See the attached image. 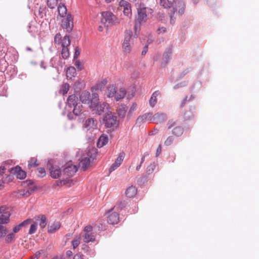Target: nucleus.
<instances>
[{
  "instance_id": "27",
  "label": "nucleus",
  "mask_w": 259,
  "mask_h": 259,
  "mask_svg": "<svg viewBox=\"0 0 259 259\" xmlns=\"http://www.w3.org/2000/svg\"><path fill=\"white\" fill-rule=\"evenodd\" d=\"M61 224L60 222H55L48 227V232L49 233H53L60 229Z\"/></svg>"
},
{
  "instance_id": "15",
  "label": "nucleus",
  "mask_w": 259,
  "mask_h": 259,
  "mask_svg": "<svg viewBox=\"0 0 259 259\" xmlns=\"http://www.w3.org/2000/svg\"><path fill=\"white\" fill-rule=\"evenodd\" d=\"M78 98L75 95H70L67 100V105L66 109H69V110H71L72 107L78 104L77 103Z\"/></svg>"
},
{
  "instance_id": "54",
  "label": "nucleus",
  "mask_w": 259,
  "mask_h": 259,
  "mask_svg": "<svg viewBox=\"0 0 259 259\" xmlns=\"http://www.w3.org/2000/svg\"><path fill=\"white\" fill-rule=\"evenodd\" d=\"M36 165H37V164L36 163V160L34 158H31L29 161L28 166L29 168H30L32 167L36 166Z\"/></svg>"
},
{
  "instance_id": "37",
  "label": "nucleus",
  "mask_w": 259,
  "mask_h": 259,
  "mask_svg": "<svg viewBox=\"0 0 259 259\" xmlns=\"http://www.w3.org/2000/svg\"><path fill=\"white\" fill-rule=\"evenodd\" d=\"M73 110L72 112L74 115L75 116H78L80 115L81 114L82 111V105L80 104H78L77 105L75 106L74 107H72Z\"/></svg>"
},
{
  "instance_id": "29",
  "label": "nucleus",
  "mask_w": 259,
  "mask_h": 259,
  "mask_svg": "<svg viewBox=\"0 0 259 259\" xmlns=\"http://www.w3.org/2000/svg\"><path fill=\"white\" fill-rule=\"evenodd\" d=\"M126 94V91L124 88H121L118 92L116 91V93L115 96H114V98L116 101H119V100L123 98Z\"/></svg>"
},
{
  "instance_id": "19",
  "label": "nucleus",
  "mask_w": 259,
  "mask_h": 259,
  "mask_svg": "<svg viewBox=\"0 0 259 259\" xmlns=\"http://www.w3.org/2000/svg\"><path fill=\"white\" fill-rule=\"evenodd\" d=\"M97 124V121L93 118L87 120L84 123V128L87 131L94 130Z\"/></svg>"
},
{
  "instance_id": "39",
  "label": "nucleus",
  "mask_w": 259,
  "mask_h": 259,
  "mask_svg": "<svg viewBox=\"0 0 259 259\" xmlns=\"http://www.w3.org/2000/svg\"><path fill=\"white\" fill-rule=\"evenodd\" d=\"M126 112V107L125 105L120 106L117 110V113L119 117L123 118L125 116Z\"/></svg>"
},
{
  "instance_id": "53",
  "label": "nucleus",
  "mask_w": 259,
  "mask_h": 259,
  "mask_svg": "<svg viewBox=\"0 0 259 259\" xmlns=\"http://www.w3.org/2000/svg\"><path fill=\"white\" fill-rule=\"evenodd\" d=\"M37 228V224L33 223L31 225L30 228L29 229V233L30 234H33L35 232Z\"/></svg>"
},
{
  "instance_id": "25",
  "label": "nucleus",
  "mask_w": 259,
  "mask_h": 259,
  "mask_svg": "<svg viewBox=\"0 0 259 259\" xmlns=\"http://www.w3.org/2000/svg\"><path fill=\"white\" fill-rule=\"evenodd\" d=\"M52 65L53 67H56L58 66L63 67L65 62L58 56L54 57L52 60Z\"/></svg>"
},
{
  "instance_id": "33",
  "label": "nucleus",
  "mask_w": 259,
  "mask_h": 259,
  "mask_svg": "<svg viewBox=\"0 0 259 259\" xmlns=\"http://www.w3.org/2000/svg\"><path fill=\"white\" fill-rule=\"evenodd\" d=\"M152 114L151 113H145L143 115L139 116L137 119V123H141L144 121H146L147 120H148V118L151 117Z\"/></svg>"
},
{
  "instance_id": "20",
  "label": "nucleus",
  "mask_w": 259,
  "mask_h": 259,
  "mask_svg": "<svg viewBox=\"0 0 259 259\" xmlns=\"http://www.w3.org/2000/svg\"><path fill=\"white\" fill-rule=\"evenodd\" d=\"M106 83L107 80L106 79H102L101 80L98 81L94 86L91 88V91L92 92H94L101 91Z\"/></svg>"
},
{
  "instance_id": "6",
  "label": "nucleus",
  "mask_w": 259,
  "mask_h": 259,
  "mask_svg": "<svg viewBox=\"0 0 259 259\" xmlns=\"http://www.w3.org/2000/svg\"><path fill=\"white\" fill-rule=\"evenodd\" d=\"M101 22L104 24L113 25L118 23L116 16L111 12L106 11L102 13Z\"/></svg>"
},
{
  "instance_id": "40",
  "label": "nucleus",
  "mask_w": 259,
  "mask_h": 259,
  "mask_svg": "<svg viewBox=\"0 0 259 259\" xmlns=\"http://www.w3.org/2000/svg\"><path fill=\"white\" fill-rule=\"evenodd\" d=\"M69 84L67 83L63 84L59 90V93L63 95L66 94L69 90Z\"/></svg>"
},
{
  "instance_id": "2",
  "label": "nucleus",
  "mask_w": 259,
  "mask_h": 259,
  "mask_svg": "<svg viewBox=\"0 0 259 259\" xmlns=\"http://www.w3.org/2000/svg\"><path fill=\"white\" fill-rule=\"evenodd\" d=\"M99 97L98 94L94 93L92 94V101L89 108L93 111H95L99 115L102 114L105 109H108L109 105L105 102H99Z\"/></svg>"
},
{
  "instance_id": "35",
  "label": "nucleus",
  "mask_w": 259,
  "mask_h": 259,
  "mask_svg": "<svg viewBox=\"0 0 259 259\" xmlns=\"http://www.w3.org/2000/svg\"><path fill=\"white\" fill-rule=\"evenodd\" d=\"M160 6L164 9H169L172 6L174 7V2L171 3L169 0H160Z\"/></svg>"
},
{
  "instance_id": "57",
  "label": "nucleus",
  "mask_w": 259,
  "mask_h": 259,
  "mask_svg": "<svg viewBox=\"0 0 259 259\" xmlns=\"http://www.w3.org/2000/svg\"><path fill=\"white\" fill-rule=\"evenodd\" d=\"M79 54H80V52H79V48L78 47H76L75 49V53H74V56H73L74 59H76L79 55Z\"/></svg>"
},
{
  "instance_id": "22",
  "label": "nucleus",
  "mask_w": 259,
  "mask_h": 259,
  "mask_svg": "<svg viewBox=\"0 0 259 259\" xmlns=\"http://www.w3.org/2000/svg\"><path fill=\"white\" fill-rule=\"evenodd\" d=\"M108 222L110 224H116L119 221V215L117 213L112 212L109 214L107 219Z\"/></svg>"
},
{
  "instance_id": "55",
  "label": "nucleus",
  "mask_w": 259,
  "mask_h": 259,
  "mask_svg": "<svg viewBox=\"0 0 259 259\" xmlns=\"http://www.w3.org/2000/svg\"><path fill=\"white\" fill-rule=\"evenodd\" d=\"M174 141V137L172 136H169L165 140L164 144L166 146L171 145Z\"/></svg>"
},
{
  "instance_id": "42",
  "label": "nucleus",
  "mask_w": 259,
  "mask_h": 259,
  "mask_svg": "<svg viewBox=\"0 0 259 259\" xmlns=\"http://www.w3.org/2000/svg\"><path fill=\"white\" fill-rule=\"evenodd\" d=\"M172 133L177 136H180L183 133V130L180 126L176 127L173 130Z\"/></svg>"
},
{
  "instance_id": "46",
  "label": "nucleus",
  "mask_w": 259,
  "mask_h": 259,
  "mask_svg": "<svg viewBox=\"0 0 259 259\" xmlns=\"http://www.w3.org/2000/svg\"><path fill=\"white\" fill-rule=\"evenodd\" d=\"M137 105L136 103H133L130 107V109L127 113V117L131 118L132 116L133 112L136 110Z\"/></svg>"
},
{
  "instance_id": "23",
  "label": "nucleus",
  "mask_w": 259,
  "mask_h": 259,
  "mask_svg": "<svg viewBox=\"0 0 259 259\" xmlns=\"http://www.w3.org/2000/svg\"><path fill=\"white\" fill-rule=\"evenodd\" d=\"M160 93L158 91H155L151 95L149 101V104L151 107H154L157 103V97L159 96Z\"/></svg>"
},
{
  "instance_id": "18",
  "label": "nucleus",
  "mask_w": 259,
  "mask_h": 259,
  "mask_svg": "<svg viewBox=\"0 0 259 259\" xmlns=\"http://www.w3.org/2000/svg\"><path fill=\"white\" fill-rule=\"evenodd\" d=\"M116 87L114 84L109 85L105 90V95L109 98H113L116 93Z\"/></svg>"
},
{
  "instance_id": "49",
  "label": "nucleus",
  "mask_w": 259,
  "mask_h": 259,
  "mask_svg": "<svg viewBox=\"0 0 259 259\" xmlns=\"http://www.w3.org/2000/svg\"><path fill=\"white\" fill-rule=\"evenodd\" d=\"M37 171H38V176L39 177L42 178L46 176V170L44 168H43V167L38 168Z\"/></svg>"
},
{
  "instance_id": "48",
  "label": "nucleus",
  "mask_w": 259,
  "mask_h": 259,
  "mask_svg": "<svg viewBox=\"0 0 259 259\" xmlns=\"http://www.w3.org/2000/svg\"><path fill=\"white\" fill-rule=\"evenodd\" d=\"M7 233V229L4 226L0 225V238L5 236Z\"/></svg>"
},
{
  "instance_id": "50",
  "label": "nucleus",
  "mask_w": 259,
  "mask_h": 259,
  "mask_svg": "<svg viewBox=\"0 0 259 259\" xmlns=\"http://www.w3.org/2000/svg\"><path fill=\"white\" fill-rule=\"evenodd\" d=\"M75 65L78 71H81L84 68V66H83V63L80 62L79 60H76L75 61Z\"/></svg>"
},
{
  "instance_id": "1",
  "label": "nucleus",
  "mask_w": 259,
  "mask_h": 259,
  "mask_svg": "<svg viewBox=\"0 0 259 259\" xmlns=\"http://www.w3.org/2000/svg\"><path fill=\"white\" fill-rule=\"evenodd\" d=\"M137 16L136 19L134 29L136 32L140 29L141 25L146 22L147 17L153 12L152 9L146 7L143 4H140L137 8Z\"/></svg>"
},
{
  "instance_id": "30",
  "label": "nucleus",
  "mask_w": 259,
  "mask_h": 259,
  "mask_svg": "<svg viewBox=\"0 0 259 259\" xmlns=\"http://www.w3.org/2000/svg\"><path fill=\"white\" fill-rule=\"evenodd\" d=\"M37 223L38 224L40 227L42 229L44 228L47 225V219L45 215L38 217L36 219Z\"/></svg>"
},
{
  "instance_id": "58",
  "label": "nucleus",
  "mask_w": 259,
  "mask_h": 259,
  "mask_svg": "<svg viewBox=\"0 0 259 259\" xmlns=\"http://www.w3.org/2000/svg\"><path fill=\"white\" fill-rule=\"evenodd\" d=\"M93 229V228L91 226H86L84 228V231L87 232V233H89V232H91Z\"/></svg>"
},
{
  "instance_id": "16",
  "label": "nucleus",
  "mask_w": 259,
  "mask_h": 259,
  "mask_svg": "<svg viewBox=\"0 0 259 259\" xmlns=\"http://www.w3.org/2000/svg\"><path fill=\"white\" fill-rule=\"evenodd\" d=\"M11 172L15 174L19 179H24L26 176L25 172L22 170L20 167L18 166L11 168Z\"/></svg>"
},
{
  "instance_id": "60",
  "label": "nucleus",
  "mask_w": 259,
  "mask_h": 259,
  "mask_svg": "<svg viewBox=\"0 0 259 259\" xmlns=\"http://www.w3.org/2000/svg\"><path fill=\"white\" fill-rule=\"evenodd\" d=\"M148 155H149V154L147 152H146L143 154V155L141 158L140 163L142 164L144 162V161L145 160V157Z\"/></svg>"
},
{
  "instance_id": "61",
  "label": "nucleus",
  "mask_w": 259,
  "mask_h": 259,
  "mask_svg": "<svg viewBox=\"0 0 259 259\" xmlns=\"http://www.w3.org/2000/svg\"><path fill=\"white\" fill-rule=\"evenodd\" d=\"M5 170L6 168L5 166H0V176L5 173Z\"/></svg>"
},
{
  "instance_id": "14",
  "label": "nucleus",
  "mask_w": 259,
  "mask_h": 259,
  "mask_svg": "<svg viewBox=\"0 0 259 259\" xmlns=\"http://www.w3.org/2000/svg\"><path fill=\"white\" fill-rule=\"evenodd\" d=\"M77 170V169L75 165L68 164L63 169V174L64 175H66L69 177H72L76 172Z\"/></svg>"
},
{
  "instance_id": "17",
  "label": "nucleus",
  "mask_w": 259,
  "mask_h": 259,
  "mask_svg": "<svg viewBox=\"0 0 259 259\" xmlns=\"http://www.w3.org/2000/svg\"><path fill=\"white\" fill-rule=\"evenodd\" d=\"M167 118L166 115L163 113H157L155 114L150 119L156 123H160L164 121Z\"/></svg>"
},
{
  "instance_id": "59",
  "label": "nucleus",
  "mask_w": 259,
  "mask_h": 259,
  "mask_svg": "<svg viewBox=\"0 0 259 259\" xmlns=\"http://www.w3.org/2000/svg\"><path fill=\"white\" fill-rule=\"evenodd\" d=\"M161 152V145H159L157 149L156 156H158L160 153Z\"/></svg>"
},
{
  "instance_id": "34",
  "label": "nucleus",
  "mask_w": 259,
  "mask_h": 259,
  "mask_svg": "<svg viewBox=\"0 0 259 259\" xmlns=\"http://www.w3.org/2000/svg\"><path fill=\"white\" fill-rule=\"evenodd\" d=\"M172 49L169 48L163 54V60L164 62V64H166L170 58V56L172 54Z\"/></svg>"
},
{
  "instance_id": "4",
  "label": "nucleus",
  "mask_w": 259,
  "mask_h": 259,
  "mask_svg": "<svg viewBox=\"0 0 259 259\" xmlns=\"http://www.w3.org/2000/svg\"><path fill=\"white\" fill-rule=\"evenodd\" d=\"M103 123L108 128L115 129L118 126V122L117 120L116 116L109 110L107 111L104 116Z\"/></svg>"
},
{
  "instance_id": "56",
  "label": "nucleus",
  "mask_w": 259,
  "mask_h": 259,
  "mask_svg": "<svg viewBox=\"0 0 259 259\" xmlns=\"http://www.w3.org/2000/svg\"><path fill=\"white\" fill-rule=\"evenodd\" d=\"M166 32V28L164 27H161L157 29V32L158 34H162Z\"/></svg>"
},
{
  "instance_id": "51",
  "label": "nucleus",
  "mask_w": 259,
  "mask_h": 259,
  "mask_svg": "<svg viewBox=\"0 0 259 259\" xmlns=\"http://www.w3.org/2000/svg\"><path fill=\"white\" fill-rule=\"evenodd\" d=\"M61 35L60 33H57L56 34L54 37V42L56 44H60L61 42Z\"/></svg>"
},
{
  "instance_id": "3",
  "label": "nucleus",
  "mask_w": 259,
  "mask_h": 259,
  "mask_svg": "<svg viewBox=\"0 0 259 259\" xmlns=\"http://www.w3.org/2000/svg\"><path fill=\"white\" fill-rule=\"evenodd\" d=\"M96 150L92 149L89 150L87 155H83L80 160L78 166L83 170H86L90 165L91 160H93L96 156Z\"/></svg>"
},
{
  "instance_id": "26",
  "label": "nucleus",
  "mask_w": 259,
  "mask_h": 259,
  "mask_svg": "<svg viewBox=\"0 0 259 259\" xmlns=\"http://www.w3.org/2000/svg\"><path fill=\"white\" fill-rule=\"evenodd\" d=\"M75 181L73 179L70 178H66V179H63L61 181H60L57 182L58 186H63L65 185L67 187H71L74 184Z\"/></svg>"
},
{
  "instance_id": "13",
  "label": "nucleus",
  "mask_w": 259,
  "mask_h": 259,
  "mask_svg": "<svg viewBox=\"0 0 259 259\" xmlns=\"http://www.w3.org/2000/svg\"><path fill=\"white\" fill-rule=\"evenodd\" d=\"M80 100L82 103L91 105L92 97L91 98V94L89 92L84 91L81 93L79 96Z\"/></svg>"
},
{
  "instance_id": "7",
  "label": "nucleus",
  "mask_w": 259,
  "mask_h": 259,
  "mask_svg": "<svg viewBox=\"0 0 259 259\" xmlns=\"http://www.w3.org/2000/svg\"><path fill=\"white\" fill-rule=\"evenodd\" d=\"M10 215L11 213L8 208L5 206H0V225L9 223Z\"/></svg>"
},
{
  "instance_id": "31",
  "label": "nucleus",
  "mask_w": 259,
  "mask_h": 259,
  "mask_svg": "<svg viewBox=\"0 0 259 259\" xmlns=\"http://www.w3.org/2000/svg\"><path fill=\"white\" fill-rule=\"evenodd\" d=\"M76 75V69L74 67L70 66L66 70V76L67 78L71 79Z\"/></svg>"
},
{
  "instance_id": "47",
  "label": "nucleus",
  "mask_w": 259,
  "mask_h": 259,
  "mask_svg": "<svg viewBox=\"0 0 259 259\" xmlns=\"http://www.w3.org/2000/svg\"><path fill=\"white\" fill-rule=\"evenodd\" d=\"M80 238L79 236H77L72 240V245L73 248H76L80 243Z\"/></svg>"
},
{
  "instance_id": "10",
  "label": "nucleus",
  "mask_w": 259,
  "mask_h": 259,
  "mask_svg": "<svg viewBox=\"0 0 259 259\" xmlns=\"http://www.w3.org/2000/svg\"><path fill=\"white\" fill-rule=\"evenodd\" d=\"M119 6L123 9V14L127 16H131L132 9L131 4L125 0L119 2Z\"/></svg>"
},
{
  "instance_id": "52",
  "label": "nucleus",
  "mask_w": 259,
  "mask_h": 259,
  "mask_svg": "<svg viewBox=\"0 0 259 259\" xmlns=\"http://www.w3.org/2000/svg\"><path fill=\"white\" fill-rule=\"evenodd\" d=\"M155 167V165L154 163H151L149 166H148L147 167V172L148 174H150L152 173L154 171Z\"/></svg>"
},
{
  "instance_id": "5",
  "label": "nucleus",
  "mask_w": 259,
  "mask_h": 259,
  "mask_svg": "<svg viewBox=\"0 0 259 259\" xmlns=\"http://www.w3.org/2000/svg\"><path fill=\"white\" fill-rule=\"evenodd\" d=\"M133 45V32L130 30L126 31L122 43V49L124 53L129 54L131 52Z\"/></svg>"
},
{
  "instance_id": "38",
  "label": "nucleus",
  "mask_w": 259,
  "mask_h": 259,
  "mask_svg": "<svg viewBox=\"0 0 259 259\" xmlns=\"http://www.w3.org/2000/svg\"><path fill=\"white\" fill-rule=\"evenodd\" d=\"M62 48L68 47L70 45V40L68 35H65L62 39L61 44Z\"/></svg>"
},
{
  "instance_id": "24",
  "label": "nucleus",
  "mask_w": 259,
  "mask_h": 259,
  "mask_svg": "<svg viewBox=\"0 0 259 259\" xmlns=\"http://www.w3.org/2000/svg\"><path fill=\"white\" fill-rule=\"evenodd\" d=\"M108 142V137L106 135H102L98 139L97 146L98 148H102Z\"/></svg>"
},
{
  "instance_id": "63",
  "label": "nucleus",
  "mask_w": 259,
  "mask_h": 259,
  "mask_svg": "<svg viewBox=\"0 0 259 259\" xmlns=\"http://www.w3.org/2000/svg\"><path fill=\"white\" fill-rule=\"evenodd\" d=\"M176 124L175 122H172V121H168V128H171L175 124Z\"/></svg>"
},
{
  "instance_id": "8",
  "label": "nucleus",
  "mask_w": 259,
  "mask_h": 259,
  "mask_svg": "<svg viewBox=\"0 0 259 259\" xmlns=\"http://www.w3.org/2000/svg\"><path fill=\"white\" fill-rule=\"evenodd\" d=\"M62 27L68 32L71 31L73 28V18L71 15L68 14L66 18L62 20Z\"/></svg>"
},
{
  "instance_id": "28",
  "label": "nucleus",
  "mask_w": 259,
  "mask_h": 259,
  "mask_svg": "<svg viewBox=\"0 0 259 259\" xmlns=\"http://www.w3.org/2000/svg\"><path fill=\"white\" fill-rule=\"evenodd\" d=\"M31 222H32V220L30 219H27V220L23 221V222L20 223L19 225L15 226L13 228V233H14V234L17 233L20 230V228L22 227L30 224Z\"/></svg>"
},
{
  "instance_id": "36",
  "label": "nucleus",
  "mask_w": 259,
  "mask_h": 259,
  "mask_svg": "<svg viewBox=\"0 0 259 259\" xmlns=\"http://www.w3.org/2000/svg\"><path fill=\"white\" fill-rule=\"evenodd\" d=\"M83 240L84 242L88 243L93 242L95 240V236L91 233H85L82 237Z\"/></svg>"
},
{
  "instance_id": "44",
  "label": "nucleus",
  "mask_w": 259,
  "mask_h": 259,
  "mask_svg": "<svg viewBox=\"0 0 259 259\" xmlns=\"http://www.w3.org/2000/svg\"><path fill=\"white\" fill-rule=\"evenodd\" d=\"M15 240V234L14 233H10L8 234L5 238V241L7 243H11Z\"/></svg>"
},
{
  "instance_id": "11",
  "label": "nucleus",
  "mask_w": 259,
  "mask_h": 259,
  "mask_svg": "<svg viewBox=\"0 0 259 259\" xmlns=\"http://www.w3.org/2000/svg\"><path fill=\"white\" fill-rule=\"evenodd\" d=\"M174 7L172 10H178V13L182 15L185 10V4L182 0H174Z\"/></svg>"
},
{
  "instance_id": "45",
  "label": "nucleus",
  "mask_w": 259,
  "mask_h": 259,
  "mask_svg": "<svg viewBox=\"0 0 259 259\" xmlns=\"http://www.w3.org/2000/svg\"><path fill=\"white\" fill-rule=\"evenodd\" d=\"M177 10H171L170 13V23L174 25L175 23L176 18L175 17V14Z\"/></svg>"
},
{
  "instance_id": "41",
  "label": "nucleus",
  "mask_w": 259,
  "mask_h": 259,
  "mask_svg": "<svg viewBox=\"0 0 259 259\" xmlns=\"http://www.w3.org/2000/svg\"><path fill=\"white\" fill-rule=\"evenodd\" d=\"M70 55L68 47L62 48L61 56L64 59H67Z\"/></svg>"
},
{
  "instance_id": "64",
  "label": "nucleus",
  "mask_w": 259,
  "mask_h": 259,
  "mask_svg": "<svg viewBox=\"0 0 259 259\" xmlns=\"http://www.w3.org/2000/svg\"><path fill=\"white\" fill-rule=\"evenodd\" d=\"M147 46H145V47L144 48V50L142 52V55H145L147 53Z\"/></svg>"
},
{
  "instance_id": "12",
  "label": "nucleus",
  "mask_w": 259,
  "mask_h": 259,
  "mask_svg": "<svg viewBox=\"0 0 259 259\" xmlns=\"http://www.w3.org/2000/svg\"><path fill=\"white\" fill-rule=\"evenodd\" d=\"M50 175L54 179L59 178L62 174L63 171L58 165H53L49 169Z\"/></svg>"
},
{
  "instance_id": "62",
  "label": "nucleus",
  "mask_w": 259,
  "mask_h": 259,
  "mask_svg": "<svg viewBox=\"0 0 259 259\" xmlns=\"http://www.w3.org/2000/svg\"><path fill=\"white\" fill-rule=\"evenodd\" d=\"M73 259H83L82 256L80 254H76L75 255L73 258Z\"/></svg>"
},
{
  "instance_id": "9",
  "label": "nucleus",
  "mask_w": 259,
  "mask_h": 259,
  "mask_svg": "<svg viewBox=\"0 0 259 259\" xmlns=\"http://www.w3.org/2000/svg\"><path fill=\"white\" fill-rule=\"evenodd\" d=\"M125 156V154L123 152L120 153L115 160L114 162L111 165L109 169L110 173L112 172L117 168L121 164Z\"/></svg>"
},
{
  "instance_id": "21",
  "label": "nucleus",
  "mask_w": 259,
  "mask_h": 259,
  "mask_svg": "<svg viewBox=\"0 0 259 259\" xmlns=\"http://www.w3.org/2000/svg\"><path fill=\"white\" fill-rule=\"evenodd\" d=\"M137 193V189L135 186L131 185L127 188L125 191V195L127 197L133 198Z\"/></svg>"
},
{
  "instance_id": "32",
  "label": "nucleus",
  "mask_w": 259,
  "mask_h": 259,
  "mask_svg": "<svg viewBox=\"0 0 259 259\" xmlns=\"http://www.w3.org/2000/svg\"><path fill=\"white\" fill-rule=\"evenodd\" d=\"M58 11L59 15L61 17H65L67 14V8L63 4H60L58 7Z\"/></svg>"
},
{
  "instance_id": "43",
  "label": "nucleus",
  "mask_w": 259,
  "mask_h": 259,
  "mask_svg": "<svg viewBox=\"0 0 259 259\" xmlns=\"http://www.w3.org/2000/svg\"><path fill=\"white\" fill-rule=\"evenodd\" d=\"M57 4L58 0H47V5L50 9H54Z\"/></svg>"
}]
</instances>
